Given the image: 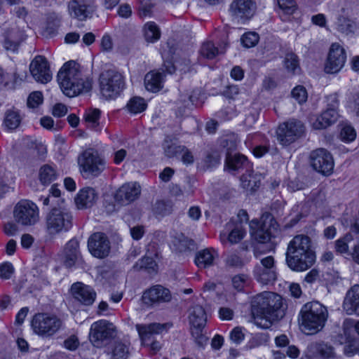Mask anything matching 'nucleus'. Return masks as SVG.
<instances>
[{"label":"nucleus","mask_w":359,"mask_h":359,"mask_svg":"<svg viewBox=\"0 0 359 359\" xmlns=\"http://www.w3.org/2000/svg\"><path fill=\"white\" fill-rule=\"evenodd\" d=\"M141 192L140 186L135 183L122 185L115 194V199L121 204H128L138 198Z\"/></svg>","instance_id":"26"},{"label":"nucleus","mask_w":359,"mask_h":359,"mask_svg":"<svg viewBox=\"0 0 359 359\" xmlns=\"http://www.w3.org/2000/svg\"><path fill=\"white\" fill-rule=\"evenodd\" d=\"M67 7L70 16L79 21L90 18L95 11L94 0H71Z\"/></svg>","instance_id":"17"},{"label":"nucleus","mask_w":359,"mask_h":359,"mask_svg":"<svg viewBox=\"0 0 359 359\" xmlns=\"http://www.w3.org/2000/svg\"><path fill=\"white\" fill-rule=\"evenodd\" d=\"M327 318V307L319 302L313 301L302 306L299 321L306 334H313L324 327Z\"/></svg>","instance_id":"4"},{"label":"nucleus","mask_w":359,"mask_h":359,"mask_svg":"<svg viewBox=\"0 0 359 359\" xmlns=\"http://www.w3.org/2000/svg\"><path fill=\"white\" fill-rule=\"evenodd\" d=\"M252 313L255 323L264 329L271 327L273 322L285 316L282 297L272 292H264L252 300Z\"/></svg>","instance_id":"1"},{"label":"nucleus","mask_w":359,"mask_h":359,"mask_svg":"<svg viewBox=\"0 0 359 359\" xmlns=\"http://www.w3.org/2000/svg\"><path fill=\"white\" fill-rule=\"evenodd\" d=\"M88 248L93 256L100 259L108 256L111 248L108 237L102 232L94 233L89 237Z\"/></svg>","instance_id":"19"},{"label":"nucleus","mask_w":359,"mask_h":359,"mask_svg":"<svg viewBox=\"0 0 359 359\" xmlns=\"http://www.w3.org/2000/svg\"><path fill=\"white\" fill-rule=\"evenodd\" d=\"M29 70L38 82L46 83L52 79L48 61L43 56H36L29 65Z\"/></svg>","instance_id":"21"},{"label":"nucleus","mask_w":359,"mask_h":359,"mask_svg":"<svg viewBox=\"0 0 359 359\" xmlns=\"http://www.w3.org/2000/svg\"><path fill=\"white\" fill-rule=\"evenodd\" d=\"M312 168L324 175L332 174L334 168V161L332 155L326 149L320 148L313 151L310 154Z\"/></svg>","instance_id":"14"},{"label":"nucleus","mask_w":359,"mask_h":359,"mask_svg":"<svg viewBox=\"0 0 359 359\" xmlns=\"http://www.w3.org/2000/svg\"><path fill=\"white\" fill-rule=\"evenodd\" d=\"M130 234L133 239L140 240L144 234V228L143 226H135L130 229Z\"/></svg>","instance_id":"62"},{"label":"nucleus","mask_w":359,"mask_h":359,"mask_svg":"<svg viewBox=\"0 0 359 359\" xmlns=\"http://www.w3.org/2000/svg\"><path fill=\"white\" fill-rule=\"evenodd\" d=\"M189 323L191 327H205L207 316L204 309L200 305H195L190 309Z\"/></svg>","instance_id":"31"},{"label":"nucleus","mask_w":359,"mask_h":359,"mask_svg":"<svg viewBox=\"0 0 359 359\" xmlns=\"http://www.w3.org/2000/svg\"><path fill=\"white\" fill-rule=\"evenodd\" d=\"M74 217L72 212L63 207H54L46 215L44 226L50 236L67 232L73 226Z\"/></svg>","instance_id":"5"},{"label":"nucleus","mask_w":359,"mask_h":359,"mask_svg":"<svg viewBox=\"0 0 359 359\" xmlns=\"http://www.w3.org/2000/svg\"><path fill=\"white\" fill-rule=\"evenodd\" d=\"M221 157L217 152L208 154L205 158V163L208 167H212L219 163Z\"/></svg>","instance_id":"59"},{"label":"nucleus","mask_w":359,"mask_h":359,"mask_svg":"<svg viewBox=\"0 0 359 359\" xmlns=\"http://www.w3.org/2000/svg\"><path fill=\"white\" fill-rule=\"evenodd\" d=\"M43 102V95L39 91L32 93L28 98L27 104L29 108H36L40 105Z\"/></svg>","instance_id":"54"},{"label":"nucleus","mask_w":359,"mask_h":359,"mask_svg":"<svg viewBox=\"0 0 359 359\" xmlns=\"http://www.w3.org/2000/svg\"><path fill=\"white\" fill-rule=\"evenodd\" d=\"M335 25L337 30L345 35L354 34L357 29V24L355 21L343 15H339Z\"/></svg>","instance_id":"34"},{"label":"nucleus","mask_w":359,"mask_h":359,"mask_svg":"<svg viewBox=\"0 0 359 359\" xmlns=\"http://www.w3.org/2000/svg\"><path fill=\"white\" fill-rule=\"evenodd\" d=\"M172 204L169 201L158 200L152 206V211L156 216L164 217L172 212Z\"/></svg>","instance_id":"42"},{"label":"nucleus","mask_w":359,"mask_h":359,"mask_svg":"<svg viewBox=\"0 0 359 359\" xmlns=\"http://www.w3.org/2000/svg\"><path fill=\"white\" fill-rule=\"evenodd\" d=\"M57 81L63 93L69 97L89 92L92 80L84 77L80 66L74 61L66 62L57 74Z\"/></svg>","instance_id":"3"},{"label":"nucleus","mask_w":359,"mask_h":359,"mask_svg":"<svg viewBox=\"0 0 359 359\" xmlns=\"http://www.w3.org/2000/svg\"><path fill=\"white\" fill-rule=\"evenodd\" d=\"M35 333L43 337H50L56 333L62 326V321L54 315L37 313L32 321Z\"/></svg>","instance_id":"9"},{"label":"nucleus","mask_w":359,"mask_h":359,"mask_svg":"<svg viewBox=\"0 0 359 359\" xmlns=\"http://www.w3.org/2000/svg\"><path fill=\"white\" fill-rule=\"evenodd\" d=\"M71 290L74 298L83 305L90 306L95 300L96 292L89 285L78 282L72 285Z\"/></svg>","instance_id":"23"},{"label":"nucleus","mask_w":359,"mask_h":359,"mask_svg":"<svg viewBox=\"0 0 359 359\" xmlns=\"http://www.w3.org/2000/svg\"><path fill=\"white\" fill-rule=\"evenodd\" d=\"M14 272L12 264L6 262L0 265V277L4 279H9Z\"/></svg>","instance_id":"56"},{"label":"nucleus","mask_w":359,"mask_h":359,"mask_svg":"<svg viewBox=\"0 0 359 359\" xmlns=\"http://www.w3.org/2000/svg\"><path fill=\"white\" fill-rule=\"evenodd\" d=\"M15 222L22 226H32L39 221V209L32 201L20 200L13 208Z\"/></svg>","instance_id":"7"},{"label":"nucleus","mask_w":359,"mask_h":359,"mask_svg":"<svg viewBox=\"0 0 359 359\" xmlns=\"http://www.w3.org/2000/svg\"><path fill=\"white\" fill-rule=\"evenodd\" d=\"M226 263L230 266H241L243 265L241 259L235 254L229 255L226 259Z\"/></svg>","instance_id":"61"},{"label":"nucleus","mask_w":359,"mask_h":359,"mask_svg":"<svg viewBox=\"0 0 359 359\" xmlns=\"http://www.w3.org/2000/svg\"><path fill=\"white\" fill-rule=\"evenodd\" d=\"M346 60L344 48L337 43H332L325 65V72L327 74L339 72L344 67Z\"/></svg>","instance_id":"18"},{"label":"nucleus","mask_w":359,"mask_h":359,"mask_svg":"<svg viewBox=\"0 0 359 359\" xmlns=\"http://www.w3.org/2000/svg\"><path fill=\"white\" fill-rule=\"evenodd\" d=\"M99 85L102 96L106 100H113L125 89V78L115 69H106L100 74Z\"/></svg>","instance_id":"6"},{"label":"nucleus","mask_w":359,"mask_h":359,"mask_svg":"<svg viewBox=\"0 0 359 359\" xmlns=\"http://www.w3.org/2000/svg\"><path fill=\"white\" fill-rule=\"evenodd\" d=\"M101 111L98 109H89L86 111L84 120L88 127L95 128L99 126V120Z\"/></svg>","instance_id":"46"},{"label":"nucleus","mask_w":359,"mask_h":359,"mask_svg":"<svg viewBox=\"0 0 359 359\" xmlns=\"http://www.w3.org/2000/svg\"><path fill=\"white\" fill-rule=\"evenodd\" d=\"M173 243L176 250L180 252L193 250L195 248L194 241L182 233L176 236Z\"/></svg>","instance_id":"41"},{"label":"nucleus","mask_w":359,"mask_h":359,"mask_svg":"<svg viewBox=\"0 0 359 359\" xmlns=\"http://www.w3.org/2000/svg\"><path fill=\"white\" fill-rule=\"evenodd\" d=\"M204 327H191V334L196 344L200 347L203 348L208 340V338L203 334Z\"/></svg>","instance_id":"48"},{"label":"nucleus","mask_w":359,"mask_h":359,"mask_svg":"<svg viewBox=\"0 0 359 359\" xmlns=\"http://www.w3.org/2000/svg\"><path fill=\"white\" fill-rule=\"evenodd\" d=\"M330 103L326 110L323 111L314 119H311L312 126L314 129H325L334 124L339 116L337 108L338 107V100L335 95H330L327 97Z\"/></svg>","instance_id":"13"},{"label":"nucleus","mask_w":359,"mask_h":359,"mask_svg":"<svg viewBox=\"0 0 359 359\" xmlns=\"http://www.w3.org/2000/svg\"><path fill=\"white\" fill-rule=\"evenodd\" d=\"M256 8L253 0H234L230 5L229 12L235 20L244 23L253 17Z\"/></svg>","instance_id":"16"},{"label":"nucleus","mask_w":359,"mask_h":359,"mask_svg":"<svg viewBox=\"0 0 359 359\" xmlns=\"http://www.w3.org/2000/svg\"><path fill=\"white\" fill-rule=\"evenodd\" d=\"M172 325L169 323H153L150 324H137L135 327L141 340L145 343L151 339V336L167 332Z\"/></svg>","instance_id":"24"},{"label":"nucleus","mask_w":359,"mask_h":359,"mask_svg":"<svg viewBox=\"0 0 359 359\" xmlns=\"http://www.w3.org/2000/svg\"><path fill=\"white\" fill-rule=\"evenodd\" d=\"M163 74L150 72L145 75L144 85L147 90L156 93L162 88Z\"/></svg>","instance_id":"33"},{"label":"nucleus","mask_w":359,"mask_h":359,"mask_svg":"<svg viewBox=\"0 0 359 359\" xmlns=\"http://www.w3.org/2000/svg\"><path fill=\"white\" fill-rule=\"evenodd\" d=\"M67 113V108L65 104H57L53 107V115L57 117H62Z\"/></svg>","instance_id":"63"},{"label":"nucleus","mask_w":359,"mask_h":359,"mask_svg":"<svg viewBox=\"0 0 359 359\" xmlns=\"http://www.w3.org/2000/svg\"><path fill=\"white\" fill-rule=\"evenodd\" d=\"M286 264L294 271H304L316 262L311 238L304 234L295 236L288 243L285 253Z\"/></svg>","instance_id":"2"},{"label":"nucleus","mask_w":359,"mask_h":359,"mask_svg":"<svg viewBox=\"0 0 359 359\" xmlns=\"http://www.w3.org/2000/svg\"><path fill=\"white\" fill-rule=\"evenodd\" d=\"M241 40L245 47L251 48L257 44L259 40V36L255 32H250L244 34Z\"/></svg>","instance_id":"50"},{"label":"nucleus","mask_w":359,"mask_h":359,"mask_svg":"<svg viewBox=\"0 0 359 359\" xmlns=\"http://www.w3.org/2000/svg\"><path fill=\"white\" fill-rule=\"evenodd\" d=\"M172 299L170 290L161 285H156L145 291L142 302L147 306L154 304L169 302Z\"/></svg>","instance_id":"22"},{"label":"nucleus","mask_w":359,"mask_h":359,"mask_svg":"<svg viewBox=\"0 0 359 359\" xmlns=\"http://www.w3.org/2000/svg\"><path fill=\"white\" fill-rule=\"evenodd\" d=\"M275 221L271 214L265 213L261 217V223L253 219L250 223V227L254 229L252 233L255 239L260 243L269 241L273 236V231L276 230Z\"/></svg>","instance_id":"12"},{"label":"nucleus","mask_w":359,"mask_h":359,"mask_svg":"<svg viewBox=\"0 0 359 359\" xmlns=\"http://www.w3.org/2000/svg\"><path fill=\"white\" fill-rule=\"evenodd\" d=\"M57 177V172L55 168L49 164L42 165L39 170V180L43 185L50 184Z\"/></svg>","instance_id":"35"},{"label":"nucleus","mask_w":359,"mask_h":359,"mask_svg":"<svg viewBox=\"0 0 359 359\" xmlns=\"http://www.w3.org/2000/svg\"><path fill=\"white\" fill-rule=\"evenodd\" d=\"M231 339L236 344H239L244 339V334L240 327H235L231 332Z\"/></svg>","instance_id":"60"},{"label":"nucleus","mask_w":359,"mask_h":359,"mask_svg":"<svg viewBox=\"0 0 359 359\" xmlns=\"http://www.w3.org/2000/svg\"><path fill=\"white\" fill-rule=\"evenodd\" d=\"M217 253L212 248L198 251L195 256V264L200 269H205L214 264Z\"/></svg>","instance_id":"30"},{"label":"nucleus","mask_w":359,"mask_h":359,"mask_svg":"<svg viewBox=\"0 0 359 359\" xmlns=\"http://www.w3.org/2000/svg\"><path fill=\"white\" fill-rule=\"evenodd\" d=\"M279 8L286 15H292L297 8L294 0H277Z\"/></svg>","instance_id":"49"},{"label":"nucleus","mask_w":359,"mask_h":359,"mask_svg":"<svg viewBox=\"0 0 359 359\" xmlns=\"http://www.w3.org/2000/svg\"><path fill=\"white\" fill-rule=\"evenodd\" d=\"M79 345V339L75 335H72L64 341V346L70 351L76 350Z\"/></svg>","instance_id":"58"},{"label":"nucleus","mask_w":359,"mask_h":359,"mask_svg":"<svg viewBox=\"0 0 359 359\" xmlns=\"http://www.w3.org/2000/svg\"><path fill=\"white\" fill-rule=\"evenodd\" d=\"M292 97L299 104L305 102L308 97L306 88L303 86H297L291 92Z\"/></svg>","instance_id":"52"},{"label":"nucleus","mask_w":359,"mask_h":359,"mask_svg":"<svg viewBox=\"0 0 359 359\" xmlns=\"http://www.w3.org/2000/svg\"><path fill=\"white\" fill-rule=\"evenodd\" d=\"M126 108L132 114H138L146 109L147 103L140 97H133L127 103Z\"/></svg>","instance_id":"44"},{"label":"nucleus","mask_w":359,"mask_h":359,"mask_svg":"<svg viewBox=\"0 0 359 359\" xmlns=\"http://www.w3.org/2000/svg\"><path fill=\"white\" fill-rule=\"evenodd\" d=\"M14 177L11 172L0 168V194H4L12 189L14 183Z\"/></svg>","instance_id":"40"},{"label":"nucleus","mask_w":359,"mask_h":359,"mask_svg":"<svg viewBox=\"0 0 359 359\" xmlns=\"http://www.w3.org/2000/svg\"><path fill=\"white\" fill-rule=\"evenodd\" d=\"M26 36L23 31L18 27H10L4 30L2 46L9 53H18L21 43L25 40Z\"/></svg>","instance_id":"20"},{"label":"nucleus","mask_w":359,"mask_h":359,"mask_svg":"<svg viewBox=\"0 0 359 359\" xmlns=\"http://www.w3.org/2000/svg\"><path fill=\"white\" fill-rule=\"evenodd\" d=\"M22 118L19 111L16 109H8L5 112L4 126L9 130L16 129L21 123Z\"/></svg>","instance_id":"37"},{"label":"nucleus","mask_w":359,"mask_h":359,"mask_svg":"<svg viewBox=\"0 0 359 359\" xmlns=\"http://www.w3.org/2000/svg\"><path fill=\"white\" fill-rule=\"evenodd\" d=\"M110 359H128L130 355L129 346L122 341H115L107 352Z\"/></svg>","instance_id":"36"},{"label":"nucleus","mask_w":359,"mask_h":359,"mask_svg":"<svg viewBox=\"0 0 359 359\" xmlns=\"http://www.w3.org/2000/svg\"><path fill=\"white\" fill-rule=\"evenodd\" d=\"M255 278L262 285L273 283L277 278L276 267L273 256L260 259L254 268Z\"/></svg>","instance_id":"10"},{"label":"nucleus","mask_w":359,"mask_h":359,"mask_svg":"<svg viewBox=\"0 0 359 359\" xmlns=\"http://www.w3.org/2000/svg\"><path fill=\"white\" fill-rule=\"evenodd\" d=\"M224 53V48L219 49L215 47L214 43L208 41L204 43L200 50V53L201 56L208 60H212L215 58L218 54H222Z\"/></svg>","instance_id":"43"},{"label":"nucleus","mask_w":359,"mask_h":359,"mask_svg":"<svg viewBox=\"0 0 359 359\" xmlns=\"http://www.w3.org/2000/svg\"><path fill=\"white\" fill-rule=\"evenodd\" d=\"M308 349L313 355L320 356L324 359L334 357L333 347L323 341L312 342L309 345Z\"/></svg>","instance_id":"29"},{"label":"nucleus","mask_w":359,"mask_h":359,"mask_svg":"<svg viewBox=\"0 0 359 359\" xmlns=\"http://www.w3.org/2000/svg\"><path fill=\"white\" fill-rule=\"evenodd\" d=\"M304 131L303 123L297 120H290L280 124L276 131L278 142L287 146L302 136Z\"/></svg>","instance_id":"11"},{"label":"nucleus","mask_w":359,"mask_h":359,"mask_svg":"<svg viewBox=\"0 0 359 359\" xmlns=\"http://www.w3.org/2000/svg\"><path fill=\"white\" fill-rule=\"evenodd\" d=\"M144 36L147 42L154 43L161 37V31L154 22H147L144 26Z\"/></svg>","instance_id":"39"},{"label":"nucleus","mask_w":359,"mask_h":359,"mask_svg":"<svg viewBox=\"0 0 359 359\" xmlns=\"http://www.w3.org/2000/svg\"><path fill=\"white\" fill-rule=\"evenodd\" d=\"M157 264L153 258L149 257H144L135 263L133 268L136 271L146 270L149 273L156 271Z\"/></svg>","instance_id":"45"},{"label":"nucleus","mask_w":359,"mask_h":359,"mask_svg":"<svg viewBox=\"0 0 359 359\" xmlns=\"http://www.w3.org/2000/svg\"><path fill=\"white\" fill-rule=\"evenodd\" d=\"M343 329L345 335H349L351 329H353L359 335V320L355 321L352 319H346L343 323Z\"/></svg>","instance_id":"55"},{"label":"nucleus","mask_w":359,"mask_h":359,"mask_svg":"<svg viewBox=\"0 0 359 359\" xmlns=\"http://www.w3.org/2000/svg\"><path fill=\"white\" fill-rule=\"evenodd\" d=\"M97 199V194L92 187H85L80 190L75 198V203L79 209L92 207Z\"/></svg>","instance_id":"28"},{"label":"nucleus","mask_w":359,"mask_h":359,"mask_svg":"<svg viewBox=\"0 0 359 359\" xmlns=\"http://www.w3.org/2000/svg\"><path fill=\"white\" fill-rule=\"evenodd\" d=\"M180 155L182 156L181 160L184 164L187 165L193 164L194 161V155L187 147L182 146V153Z\"/></svg>","instance_id":"57"},{"label":"nucleus","mask_w":359,"mask_h":359,"mask_svg":"<svg viewBox=\"0 0 359 359\" xmlns=\"http://www.w3.org/2000/svg\"><path fill=\"white\" fill-rule=\"evenodd\" d=\"M226 166L231 170L236 171L247 168L249 162L247 158L242 154H236L226 155Z\"/></svg>","instance_id":"32"},{"label":"nucleus","mask_w":359,"mask_h":359,"mask_svg":"<svg viewBox=\"0 0 359 359\" xmlns=\"http://www.w3.org/2000/svg\"><path fill=\"white\" fill-rule=\"evenodd\" d=\"M183 145H177L173 143H169L168 141L165 140L163 146L164 153L168 158H172L177 156L182 153V148Z\"/></svg>","instance_id":"51"},{"label":"nucleus","mask_w":359,"mask_h":359,"mask_svg":"<svg viewBox=\"0 0 359 359\" xmlns=\"http://www.w3.org/2000/svg\"><path fill=\"white\" fill-rule=\"evenodd\" d=\"M60 257L62 262L66 267H72L81 259L78 240L72 238L69 241L66 243Z\"/></svg>","instance_id":"25"},{"label":"nucleus","mask_w":359,"mask_h":359,"mask_svg":"<svg viewBox=\"0 0 359 359\" xmlns=\"http://www.w3.org/2000/svg\"><path fill=\"white\" fill-rule=\"evenodd\" d=\"M79 163L83 172L98 176L104 169V161L91 149L86 150L79 158Z\"/></svg>","instance_id":"15"},{"label":"nucleus","mask_w":359,"mask_h":359,"mask_svg":"<svg viewBox=\"0 0 359 359\" xmlns=\"http://www.w3.org/2000/svg\"><path fill=\"white\" fill-rule=\"evenodd\" d=\"M116 335V326L106 320H100L91 325L89 339L95 347L102 348L107 345Z\"/></svg>","instance_id":"8"},{"label":"nucleus","mask_w":359,"mask_h":359,"mask_svg":"<svg viewBox=\"0 0 359 359\" xmlns=\"http://www.w3.org/2000/svg\"><path fill=\"white\" fill-rule=\"evenodd\" d=\"M246 231L243 225L236 224L228 236V241L231 244L238 243L245 236Z\"/></svg>","instance_id":"47"},{"label":"nucleus","mask_w":359,"mask_h":359,"mask_svg":"<svg viewBox=\"0 0 359 359\" xmlns=\"http://www.w3.org/2000/svg\"><path fill=\"white\" fill-rule=\"evenodd\" d=\"M340 137L344 142H352L355 139L356 132L352 126H345L341 130Z\"/></svg>","instance_id":"53"},{"label":"nucleus","mask_w":359,"mask_h":359,"mask_svg":"<svg viewBox=\"0 0 359 359\" xmlns=\"http://www.w3.org/2000/svg\"><path fill=\"white\" fill-rule=\"evenodd\" d=\"M18 224L16 222L15 223L8 222V223L5 224V225H4L5 233L8 236L15 235L18 231Z\"/></svg>","instance_id":"64"},{"label":"nucleus","mask_w":359,"mask_h":359,"mask_svg":"<svg viewBox=\"0 0 359 359\" xmlns=\"http://www.w3.org/2000/svg\"><path fill=\"white\" fill-rule=\"evenodd\" d=\"M283 64L288 73L294 75L300 72L299 57L292 51H288L285 53Z\"/></svg>","instance_id":"38"},{"label":"nucleus","mask_w":359,"mask_h":359,"mask_svg":"<svg viewBox=\"0 0 359 359\" xmlns=\"http://www.w3.org/2000/svg\"><path fill=\"white\" fill-rule=\"evenodd\" d=\"M343 309L348 315H359V285H354L347 292Z\"/></svg>","instance_id":"27"}]
</instances>
